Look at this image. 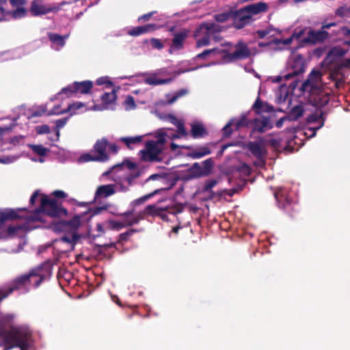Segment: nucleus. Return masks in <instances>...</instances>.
<instances>
[{
	"instance_id": "1",
	"label": "nucleus",
	"mask_w": 350,
	"mask_h": 350,
	"mask_svg": "<svg viewBox=\"0 0 350 350\" xmlns=\"http://www.w3.org/2000/svg\"><path fill=\"white\" fill-rule=\"evenodd\" d=\"M38 198L40 200V208L33 213H27L25 208L7 209L0 212V227L8 219L23 217L28 222L44 221L45 215L55 217L66 214V211L58 206L55 200L50 199L48 196L40 193L38 191L33 193L30 198V203L33 204Z\"/></svg>"
},
{
	"instance_id": "2",
	"label": "nucleus",
	"mask_w": 350,
	"mask_h": 350,
	"mask_svg": "<svg viewBox=\"0 0 350 350\" xmlns=\"http://www.w3.org/2000/svg\"><path fill=\"white\" fill-rule=\"evenodd\" d=\"M268 8V5L266 3L258 2L240 9L231 10L232 27L237 29H243L252 23L254 15L266 12Z\"/></svg>"
},
{
	"instance_id": "3",
	"label": "nucleus",
	"mask_w": 350,
	"mask_h": 350,
	"mask_svg": "<svg viewBox=\"0 0 350 350\" xmlns=\"http://www.w3.org/2000/svg\"><path fill=\"white\" fill-rule=\"evenodd\" d=\"M155 140H148L145 142V147L139 152L140 159L144 162H160L163 158L161 154L166 142V133L158 132Z\"/></svg>"
},
{
	"instance_id": "4",
	"label": "nucleus",
	"mask_w": 350,
	"mask_h": 350,
	"mask_svg": "<svg viewBox=\"0 0 350 350\" xmlns=\"http://www.w3.org/2000/svg\"><path fill=\"white\" fill-rule=\"evenodd\" d=\"M29 334L25 328L12 327L9 331L3 330L0 337L10 349L18 347L21 350H27Z\"/></svg>"
},
{
	"instance_id": "5",
	"label": "nucleus",
	"mask_w": 350,
	"mask_h": 350,
	"mask_svg": "<svg viewBox=\"0 0 350 350\" xmlns=\"http://www.w3.org/2000/svg\"><path fill=\"white\" fill-rule=\"evenodd\" d=\"M214 162L211 158L204 160L202 165L194 163L187 172L182 175V180L189 181L200 177L208 176L212 173Z\"/></svg>"
},
{
	"instance_id": "6",
	"label": "nucleus",
	"mask_w": 350,
	"mask_h": 350,
	"mask_svg": "<svg viewBox=\"0 0 350 350\" xmlns=\"http://www.w3.org/2000/svg\"><path fill=\"white\" fill-rule=\"evenodd\" d=\"M43 280V275L40 273V271H32L28 274L23 275L17 278L12 284V286L9 288L7 293H5L4 289H0V301L6 297L14 290L18 289L21 286H26L28 283L33 284L38 286Z\"/></svg>"
},
{
	"instance_id": "7",
	"label": "nucleus",
	"mask_w": 350,
	"mask_h": 350,
	"mask_svg": "<svg viewBox=\"0 0 350 350\" xmlns=\"http://www.w3.org/2000/svg\"><path fill=\"white\" fill-rule=\"evenodd\" d=\"M219 31V26L215 23H202L200 25L194 33L195 37L202 36V38L196 41V47L200 48L208 45L211 36Z\"/></svg>"
},
{
	"instance_id": "8",
	"label": "nucleus",
	"mask_w": 350,
	"mask_h": 350,
	"mask_svg": "<svg viewBox=\"0 0 350 350\" xmlns=\"http://www.w3.org/2000/svg\"><path fill=\"white\" fill-rule=\"evenodd\" d=\"M81 224V221L79 216L74 217L70 221H60L58 224L59 226L58 229L62 230H69L72 231L71 234L64 236L60 241L64 243H69L70 246L72 247L73 243H75L78 239L74 230L80 226Z\"/></svg>"
},
{
	"instance_id": "9",
	"label": "nucleus",
	"mask_w": 350,
	"mask_h": 350,
	"mask_svg": "<svg viewBox=\"0 0 350 350\" xmlns=\"http://www.w3.org/2000/svg\"><path fill=\"white\" fill-rule=\"evenodd\" d=\"M274 196L280 208L283 209L290 217L297 212V204L283 192H275Z\"/></svg>"
},
{
	"instance_id": "10",
	"label": "nucleus",
	"mask_w": 350,
	"mask_h": 350,
	"mask_svg": "<svg viewBox=\"0 0 350 350\" xmlns=\"http://www.w3.org/2000/svg\"><path fill=\"white\" fill-rule=\"evenodd\" d=\"M107 141L105 139L97 141L94 146V150L89 153V161L105 162L109 160L106 153Z\"/></svg>"
},
{
	"instance_id": "11",
	"label": "nucleus",
	"mask_w": 350,
	"mask_h": 350,
	"mask_svg": "<svg viewBox=\"0 0 350 350\" xmlns=\"http://www.w3.org/2000/svg\"><path fill=\"white\" fill-rule=\"evenodd\" d=\"M306 68L305 59L301 54L294 56L290 64L291 71L284 76L285 80H288L304 72Z\"/></svg>"
},
{
	"instance_id": "12",
	"label": "nucleus",
	"mask_w": 350,
	"mask_h": 350,
	"mask_svg": "<svg viewBox=\"0 0 350 350\" xmlns=\"http://www.w3.org/2000/svg\"><path fill=\"white\" fill-rule=\"evenodd\" d=\"M329 36V33L325 30L315 31L311 28L307 31V36L301 40V43L314 45L323 42Z\"/></svg>"
},
{
	"instance_id": "13",
	"label": "nucleus",
	"mask_w": 350,
	"mask_h": 350,
	"mask_svg": "<svg viewBox=\"0 0 350 350\" xmlns=\"http://www.w3.org/2000/svg\"><path fill=\"white\" fill-rule=\"evenodd\" d=\"M251 51L247 45L243 41H239L235 45V50L228 54L230 61L245 59L250 57Z\"/></svg>"
},
{
	"instance_id": "14",
	"label": "nucleus",
	"mask_w": 350,
	"mask_h": 350,
	"mask_svg": "<svg viewBox=\"0 0 350 350\" xmlns=\"http://www.w3.org/2000/svg\"><path fill=\"white\" fill-rule=\"evenodd\" d=\"M250 124L252 126V131L254 133H262L273 127L270 118L266 116L256 118L252 120Z\"/></svg>"
},
{
	"instance_id": "15",
	"label": "nucleus",
	"mask_w": 350,
	"mask_h": 350,
	"mask_svg": "<svg viewBox=\"0 0 350 350\" xmlns=\"http://www.w3.org/2000/svg\"><path fill=\"white\" fill-rule=\"evenodd\" d=\"M188 36V31L183 29L174 34V38L169 49V53H173L174 51H180L183 49L184 43Z\"/></svg>"
},
{
	"instance_id": "16",
	"label": "nucleus",
	"mask_w": 350,
	"mask_h": 350,
	"mask_svg": "<svg viewBox=\"0 0 350 350\" xmlns=\"http://www.w3.org/2000/svg\"><path fill=\"white\" fill-rule=\"evenodd\" d=\"M116 185L115 184L98 186L94 194V201L96 202L98 199L106 198L113 196L116 192Z\"/></svg>"
},
{
	"instance_id": "17",
	"label": "nucleus",
	"mask_w": 350,
	"mask_h": 350,
	"mask_svg": "<svg viewBox=\"0 0 350 350\" xmlns=\"http://www.w3.org/2000/svg\"><path fill=\"white\" fill-rule=\"evenodd\" d=\"M134 213V210L127 211L124 213L118 214V215L124 217V220L123 221H116V220H109V226L111 229L114 230H120L121 229L131 226L130 225H127L129 223V217L131 216Z\"/></svg>"
},
{
	"instance_id": "18",
	"label": "nucleus",
	"mask_w": 350,
	"mask_h": 350,
	"mask_svg": "<svg viewBox=\"0 0 350 350\" xmlns=\"http://www.w3.org/2000/svg\"><path fill=\"white\" fill-rule=\"evenodd\" d=\"M59 106H57L53 108V109L49 112V115H59L62 114L63 113L68 112L71 114L77 113L78 111H79L82 108H85V105L81 102H75L70 105H69L66 108L64 109L59 111Z\"/></svg>"
},
{
	"instance_id": "19",
	"label": "nucleus",
	"mask_w": 350,
	"mask_h": 350,
	"mask_svg": "<svg viewBox=\"0 0 350 350\" xmlns=\"http://www.w3.org/2000/svg\"><path fill=\"white\" fill-rule=\"evenodd\" d=\"M247 148L251 153L258 159H262L267 153L265 148L260 142H250Z\"/></svg>"
},
{
	"instance_id": "20",
	"label": "nucleus",
	"mask_w": 350,
	"mask_h": 350,
	"mask_svg": "<svg viewBox=\"0 0 350 350\" xmlns=\"http://www.w3.org/2000/svg\"><path fill=\"white\" fill-rule=\"evenodd\" d=\"M252 109L257 115H260L262 113L273 112L274 111V108L272 105H269L267 103L262 102L260 97H258L255 100L252 106Z\"/></svg>"
},
{
	"instance_id": "21",
	"label": "nucleus",
	"mask_w": 350,
	"mask_h": 350,
	"mask_svg": "<svg viewBox=\"0 0 350 350\" xmlns=\"http://www.w3.org/2000/svg\"><path fill=\"white\" fill-rule=\"evenodd\" d=\"M52 10V8L39 3L36 1H33L31 4L30 12L33 16L46 14Z\"/></svg>"
},
{
	"instance_id": "22",
	"label": "nucleus",
	"mask_w": 350,
	"mask_h": 350,
	"mask_svg": "<svg viewBox=\"0 0 350 350\" xmlns=\"http://www.w3.org/2000/svg\"><path fill=\"white\" fill-rule=\"evenodd\" d=\"M208 135V131L200 122H195L191 124V135L194 139L202 138Z\"/></svg>"
},
{
	"instance_id": "23",
	"label": "nucleus",
	"mask_w": 350,
	"mask_h": 350,
	"mask_svg": "<svg viewBox=\"0 0 350 350\" xmlns=\"http://www.w3.org/2000/svg\"><path fill=\"white\" fill-rule=\"evenodd\" d=\"M126 165L129 170H134L137 167V165L135 163L129 161L128 160H125L121 163H118L113 165L110 167L107 171L103 173V176H108L111 173H112L115 170H122L123 166Z\"/></svg>"
},
{
	"instance_id": "24",
	"label": "nucleus",
	"mask_w": 350,
	"mask_h": 350,
	"mask_svg": "<svg viewBox=\"0 0 350 350\" xmlns=\"http://www.w3.org/2000/svg\"><path fill=\"white\" fill-rule=\"evenodd\" d=\"M211 153V150L207 146H201L198 148L193 149L188 154V157L192 159H200L206 155Z\"/></svg>"
},
{
	"instance_id": "25",
	"label": "nucleus",
	"mask_w": 350,
	"mask_h": 350,
	"mask_svg": "<svg viewBox=\"0 0 350 350\" xmlns=\"http://www.w3.org/2000/svg\"><path fill=\"white\" fill-rule=\"evenodd\" d=\"M25 228V226L16 225L10 226L6 230H0V239H6L18 234V232Z\"/></svg>"
},
{
	"instance_id": "26",
	"label": "nucleus",
	"mask_w": 350,
	"mask_h": 350,
	"mask_svg": "<svg viewBox=\"0 0 350 350\" xmlns=\"http://www.w3.org/2000/svg\"><path fill=\"white\" fill-rule=\"evenodd\" d=\"M304 112L303 106L296 105L291 109L286 118L290 120H297L304 115Z\"/></svg>"
},
{
	"instance_id": "27",
	"label": "nucleus",
	"mask_w": 350,
	"mask_h": 350,
	"mask_svg": "<svg viewBox=\"0 0 350 350\" xmlns=\"http://www.w3.org/2000/svg\"><path fill=\"white\" fill-rule=\"evenodd\" d=\"M217 183V180L215 179L208 180L206 181L205 185L202 189V193H209L208 199L210 200L213 199L216 196V193L212 191V188L214 187Z\"/></svg>"
},
{
	"instance_id": "28",
	"label": "nucleus",
	"mask_w": 350,
	"mask_h": 350,
	"mask_svg": "<svg viewBox=\"0 0 350 350\" xmlns=\"http://www.w3.org/2000/svg\"><path fill=\"white\" fill-rule=\"evenodd\" d=\"M139 231V230L138 229H135V228L129 229L127 231L119 234L117 243L123 245L124 243V242L129 241V238L133 234H135Z\"/></svg>"
},
{
	"instance_id": "29",
	"label": "nucleus",
	"mask_w": 350,
	"mask_h": 350,
	"mask_svg": "<svg viewBox=\"0 0 350 350\" xmlns=\"http://www.w3.org/2000/svg\"><path fill=\"white\" fill-rule=\"evenodd\" d=\"M75 88H73V84L70 85L62 90V91L58 93L56 96L57 99H63L65 97L72 96L76 94L75 91H74Z\"/></svg>"
},
{
	"instance_id": "30",
	"label": "nucleus",
	"mask_w": 350,
	"mask_h": 350,
	"mask_svg": "<svg viewBox=\"0 0 350 350\" xmlns=\"http://www.w3.org/2000/svg\"><path fill=\"white\" fill-rule=\"evenodd\" d=\"M120 140L124 142L129 148H131V144H138L142 141V136L122 137Z\"/></svg>"
},
{
	"instance_id": "31",
	"label": "nucleus",
	"mask_w": 350,
	"mask_h": 350,
	"mask_svg": "<svg viewBox=\"0 0 350 350\" xmlns=\"http://www.w3.org/2000/svg\"><path fill=\"white\" fill-rule=\"evenodd\" d=\"M73 88H75L74 91H75V94H86L88 93V82H75L73 83Z\"/></svg>"
},
{
	"instance_id": "32",
	"label": "nucleus",
	"mask_w": 350,
	"mask_h": 350,
	"mask_svg": "<svg viewBox=\"0 0 350 350\" xmlns=\"http://www.w3.org/2000/svg\"><path fill=\"white\" fill-rule=\"evenodd\" d=\"M101 100L105 105L113 103L116 100V92L115 90L111 92H106L101 96Z\"/></svg>"
},
{
	"instance_id": "33",
	"label": "nucleus",
	"mask_w": 350,
	"mask_h": 350,
	"mask_svg": "<svg viewBox=\"0 0 350 350\" xmlns=\"http://www.w3.org/2000/svg\"><path fill=\"white\" fill-rule=\"evenodd\" d=\"M170 79H158L156 76H150L145 79V82L147 84L151 85H158L161 84H165L168 83Z\"/></svg>"
},
{
	"instance_id": "34",
	"label": "nucleus",
	"mask_w": 350,
	"mask_h": 350,
	"mask_svg": "<svg viewBox=\"0 0 350 350\" xmlns=\"http://www.w3.org/2000/svg\"><path fill=\"white\" fill-rule=\"evenodd\" d=\"M111 206L110 204L106 203L100 206L89 208V215L93 217L96 215L101 213L104 211H107Z\"/></svg>"
},
{
	"instance_id": "35",
	"label": "nucleus",
	"mask_w": 350,
	"mask_h": 350,
	"mask_svg": "<svg viewBox=\"0 0 350 350\" xmlns=\"http://www.w3.org/2000/svg\"><path fill=\"white\" fill-rule=\"evenodd\" d=\"M161 213V207H157L154 204L148 205L144 210V214L146 215L157 216Z\"/></svg>"
},
{
	"instance_id": "36",
	"label": "nucleus",
	"mask_w": 350,
	"mask_h": 350,
	"mask_svg": "<svg viewBox=\"0 0 350 350\" xmlns=\"http://www.w3.org/2000/svg\"><path fill=\"white\" fill-rule=\"evenodd\" d=\"M25 14H26L25 9L21 6H18V8L16 10H14L12 12H7V13L5 12L3 15H5V16L9 15L12 18L17 19V18H21L25 16Z\"/></svg>"
},
{
	"instance_id": "37",
	"label": "nucleus",
	"mask_w": 350,
	"mask_h": 350,
	"mask_svg": "<svg viewBox=\"0 0 350 350\" xmlns=\"http://www.w3.org/2000/svg\"><path fill=\"white\" fill-rule=\"evenodd\" d=\"M29 147L31 148L33 152L36 154H37L39 156H44L49 150L45 147H44L42 145H33V144H29Z\"/></svg>"
},
{
	"instance_id": "38",
	"label": "nucleus",
	"mask_w": 350,
	"mask_h": 350,
	"mask_svg": "<svg viewBox=\"0 0 350 350\" xmlns=\"http://www.w3.org/2000/svg\"><path fill=\"white\" fill-rule=\"evenodd\" d=\"M251 120H247L245 116H241V118L233 123L236 130H239L241 128L248 127L250 124Z\"/></svg>"
},
{
	"instance_id": "39",
	"label": "nucleus",
	"mask_w": 350,
	"mask_h": 350,
	"mask_svg": "<svg viewBox=\"0 0 350 350\" xmlns=\"http://www.w3.org/2000/svg\"><path fill=\"white\" fill-rule=\"evenodd\" d=\"M347 53V50L340 47H334L332 49L329 53V56H333L334 57H343Z\"/></svg>"
},
{
	"instance_id": "40",
	"label": "nucleus",
	"mask_w": 350,
	"mask_h": 350,
	"mask_svg": "<svg viewBox=\"0 0 350 350\" xmlns=\"http://www.w3.org/2000/svg\"><path fill=\"white\" fill-rule=\"evenodd\" d=\"M144 215H146L144 214V211L138 213L135 215H133V214L131 216L129 217V223L127 224V225H130L131 226H132L133 225L138 224L140 220L144 219Z\"/></svg>"
},
{
	"instance_id": "41",
	"label": "nucleus",
	"mask_w": 350,
	"mask_h": 350,
	"mask_svg": "<svg viewBox=\"0 0 350 350\" xmlns=\"http://www.w3.org/2000/svg\"><path fill=\"white\" fill-rule=\"evenodd\" d=\"M68 38V36L62 37L57 34H52L50 36V39L54 44H57L59 47H62L64 45L65 40Z\"/></svg>"
},
{
	"instance_id": "42",
	"label": "nucleus",
	"mask_w": 350,
	"mask_h": 350,
	"mask_svg": "<svg viewBox=\"0 0 350 350\" xmlns=\"http://www.w3.org/2000/svg\"><path fill=\"white\" fill-rule=\"evenodd\" d=\"M242 189H243V186H239V187H237L236 188H232V189H224V190H222L221 191H219L217 193V195L218 196H220V197L224 196V194H227L229 196H232L234 194L237 193L238 192L241 191Z\"/></svg>"
},
{
	"instance_id": "43",
	"label": "nucleus",
	"mask_w": 350,
	"mask_h": 350,
	"mask_svg": "<svg viewBox=\"0 0 350 350\" xmlns=\"http://www.w3.org/2000/svg\"><path fill=\"white\" fill-rule=\"evenodd\" d=\"M215 19L219 23H224L228 19H231V10L228 12L217 14L215 16Z\"/></svg>"
},
{
	"instance_id": "44",
	"label": "nucleus",
	"mask_w": 350,
	"mask_h": 350,
	"mask_svg": "<svg viewBox=\"0 0 350 350\" xmlns=\"http://www.w3.org/2000/svg\"><path fill=\"white\" fill-rule=\"evenodd\" d=\"M188 93V90L186 89H181L176 92L175 94L168 100L170 104H172L176 102L179 98L185 96Z\"/></svg>"
},
{
	"instance_id": "45",
	"label": "nucleus",
	"mask_w": 350,
	"mask_h": 350,
	"mask_svg": "<svg viewBox=\"0 0 350 350\" xmlns=\"http://www.w3.org/2000/svg\"><path fill=\"white\" fill-rule=\"evenodd\" d=\"M67 121L66 118H62L56 121V126L55 128V138L53 140H58L59 137V129L66 124Z\"/></svg>"
},
{
	"instance_id": "46",
	"label": "nucleus",
	"mask_w": 350,
	"mask_h": 350,
	"mask_svg": "<svg viewBox=\"0 0 350 350\" xmlns=\"http://www.w3.org/2000/svg\"><path fill=\"white\" fill-rule=\"evenodd\" d=\"M267 143L275 150H279L282 148L281 145L282 139L280 137L270 139Z\"/></svg>"
},
{
	"instance_id": "47",
	"label": "nucleus",
	"mask_w": 350,
	"mask_h": 350,
	"mask_svg": "<svg viewBox=\"0 0 350 350\" xmlns=\"http://www.w3.org/2000/svg\"><path fill=\"white\" fill-rule=\"evenodd\" d=\"M18 158L19 156L16 155L4 156L0 158V163L5 165L10 164L15 162Z\"/></svg>"
},
{
	"instance_id": "48",
	"label": "nucleus",
	"mask_w": 350,
	"mask_h": 350,
	"mask_svg": "<svg viewBox=\"0 0 350 350\" xmlns=\"http://www.w3.org/2000/svg\"><path fill=\"white\" fill-rule=\"evenodd\" d=\"M184 207L181 204H177L172 206H168V213L176 215L183 211Z\"/></svg>"
},
{
	"instance_id": "49",
	"label": "nucleus",
	"mask_w": 350,
	"mask_h": 350,
	"mask_svg": "<svg viewBox=\"0 0 350 350\" xmlns=\"http://www.w3.org/2000/svg\"><path fill=\"white\" fill-rule=\"evenodd\" d=\"M309 28L304 27L301 29H295L293 33L292 36L294 39L299 40L304 36V34H307V31H308Z\"/></svg>"
},
{
	"instance_id": "50",
	"label": "nucleus",
	"mask_w": 350,
	"mask_h": 350,
	"mask_svg": "<svg viewBox=\"0 0 350 350\" xmlns=\"http://www.w3.org/2000/svg\"><path fill=\"white\" fill-rule=\"evenodd\" d=\"M217 51V49H206L204 50L203 52L198 54L196 55V59H206L208 56L212 55V54H214Z\"/></svg>"
},
{
	"instance_id": "51",
	"label": "nucleus",
	"mask_w": 350,
	"mask_h": 350,
	"mask_svg": "<svg viewBox=\"0 0 350 350\" xmlns=\"http://www.w3.org/2000/svg\"><path fill=\"white\" fill-rule=\"evenodd\" d=\"M128 33L131 36H139L142 34H144L145 32L142 26H138L129 30Z\"/></svg>"
},
{
	"instance_id": "52",
	"label": "nucleus",
	"mask_w": 350,
	"mask_h": 350,
	"mask_svg": "<svg viewBox=\"0 0 350 350\" xmlns=\"http://www.w3.org/2000/svg\"><path fill=\"white\" fill-rule=\"evenodd\" d=\"M293 36H291V37L288 38H286V39H279V38H274L273 40H272V43L278 45V44H282L284 45H289L292 43L293 40Z\"/></svg>"
},
{
	"instance_id": "53",
	"label": "nucleus",
	"mask_w": 350,
	"mask_h": 350,
	"mask_svg": "<svg viewBox=\"0 0 350 350\" xmlns=\"http://www.w3.org/2000/svg\"><path fill=\"white\" fill-rule=\"evenodd\" d=\"M96 84L98 85H105L107 88H111L113 85V83L107 77L98 78L96 80Z\"/></svg>"
},
{
	"instance_id": "54",
	"label": "nucleus",
	"mask_w": 350,
	"mask_h": 350,
	"mask_svg": "<svg viewBox=\"0 0 350 350\" xmlns=\"http://www.w3.org/2000/svg\"><path fill=\"white\" fill-rule=\"evenodd\" d=\"M150 42L153 49L161 50L164 46L161 41L158 38H151Z\"/></svg>"
},
{
	"instance_id": "55",
	"label": "nucleus",
	"mask_w": 350,
	"mask_h": 350,
	"mask_svg": "<svg viewBox=\"0 0 350 350\" xmlns=\"http://www.w3.org/2000/svg\"><path fill=\"white\" fill-rule=\"evenodd\" d=\"M153 195H154V193H150V194L146 195L144 196H142L138 199H136L133 202V204L134 206H139V205L144 203L147 200H148L150 198L153 196Z\"/></svg>"
},
{
	"instance_id": "56",
	"label": "nucleus",
	"mask_w": 350,
	"mask_h": 350,
	"mask_svg": "<svg viewBox=\"0 0 350 350\" xmlns=\"http://www.w3.org/2000/svg\"><path fill=\"white\" fill-rule=\"evenodd\" d=\"M233 125V121L229 122L224 128H223V134L225 137L230 136L232 133V129H231V126Z\"/></svg>"
},
{
	"instance_id": "57",
	"label": "nucleus",
	"mask_w": 350,
	"mask_h": 350,
	"mask_svg": "<svg viewBox=\"0 0 350 350\" xmlns=\"http://www.w3.org/2000/svg\"><path fill=\"white\" fill-rule=\"evenodd\" d=\"M36 131L38 134L49 133L50 132V128L47 125H39L36 127Z\"/></svg>"
},
{
	"instance_id": "58",
	"label": "nucleus",
	"mask_w": 350,
	"mask_h": 350,
	"mask_svg": "<svg viewBox=\"0 0 350 350\" xmlns=\"http://www.w3.org/2000/svg\"><path fill=\"white\" fill-rule=\"evenodd\" d=\"M265 30L268 31V36L270 37H273L276 34H280L281 33L280 30L276 28H274L272 25L268 26Z\"/></svg>"
},
{
	"instance_id": "59",
	"label": "nucleus",
	"mask_w": 350,
	"mask_h": 350,
	"mask_svg": "<svg viewBox=\"0 0 350 350\" xmlns=\"http://www.w3.org/2000/svg\"><path fill=\"white\" fill-rule=\"evenodd\" d=\"M176 126H177V132L180 135H181V136L187 135V133L185 130V126L182 122H177Z\"/></svg>"
},
{
	"instance_id": "60",
	"label": "nucleus",
	"mask_w": 350,
	"mask_h": 350,
	"mask_svg": "<svg viewBox=\"0 0 350 350\" xmlns=\"http://www.w3.org/2000/svg\"><path fill=\"white\" fill-rule=\"evenodd\" d=\"M13 316L11 314H8L2 317L0 319V327H4L7 323H8L11 319H12Z\"/></svg>"
},
{
	"instance_id": "61",
	"label": "nucleus",
	"mask_w": 350,
	"mask_h": 350,
	"mask_svg": "<svg viewBox=\"0 0 350 350\" xmlns=\"http://www.w3.org/2000/svg\"><path fill=\"white\" fill-rule=\"evenodd\" d=\"M139 173H136V174H129L126 176H124V179L125 181H126L128 183V184L129 185H131L132 183H133V181L135 178H137L139 176Z\"/></svg>"
},
{
	"instance_id": "62",
	"label": "nucleus",
	"mask_w": 350,
	"mask_h": 350,
	"mask_svg": "<svg viewBox=\"0 0 350 350\" xmlns=\"http://www.w3.org/2000/svg\"><path fill=\"white\" fill-rule=\"evenodd\" d=\"M142 27L145 33L154 31L157 29V25L156 24H148Z\"/></svg>"
},
{
	"instance_id": "63",
	"label": "nucleus",
	"mask_w": 350,
	"mask_h": 350,
	"mask_svg": "<svg viewBox=\"0 0 350 350\" xmlns=\"http://www.w3.org/2000/svg\"><path fill=\"white\" fill-rule=\"evenodd\" d=\"M165 212L168 213V206L161 208V213L159 215H157V216L160 217L164 221H167V215L166 213H165Z\"/></svg>"
},
{
	"instance_id": "64",
	"label": "nucleus",
	"mask_w": 350,
	"mask_h": 350,
	"mask_svg": "<svg viewBox=\"0 0 350 350\" xmlns=\"http://www.w3.org/2000/svg\"><path fill=\"white\" fill-rule=\"evenodd\" d=\"M155 12H156L155 11H153V12H148V13H147V14H143V15L140 16L138 18V21H147L150 20V18L152 17V16Z\"/></svg>"
}]
</instances>
